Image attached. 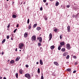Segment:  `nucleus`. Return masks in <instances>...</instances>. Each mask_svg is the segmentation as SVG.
I'll return each instance as SVG.
<instances>
[{"mask_svg": "<svg viewBox=\"0 0 79 79\" xmlns=\"http://www.w3.org/2000/svg\"><path fill=\"white\" fill-rule=\"evenodd\" d=\"M59 47H61V45H60Z\"/></svg>", "mask_w": 79, "mask_h": 79, "instance_id": "nucleus-56", "label": "nucleus"}, {"mask_svg": "<svg viewBox=\"0 0 79 79\" xmlns=\"http://www.w3.org/2000/svg\"><path fill=\"white\" fill-rule=\"evenodd\" d=\"M65 48H62L61 49V51L62 52H65Z\"/></svg>", "mask_w": 79, "mask_h": 79, "instance_id": "nucleus-11", "label": "nucleus"}, {"mask_svg": "<svg viewBox=\"0 0 79 79\" xmlns=\"http://www.w3.org/2000/svg\"><path fill=\"white\" fill-rule=\"evenodd\" d=\"M76 73V70H74V71H73V73L74 74V73Z\"/></svg>", "mask_w": 79, "mask_h": 79, "instance_id": "nucleus-43", "label": "nucleus"}, {"mask_svg": "<svg viewBox=\"0 0 79 79\" xmlns=\"http://www.w3.org/2000/svg\"><path fill=\"white\" fill-rule=\"evenodd\" d=\"M11 40H13V38L12 37H11Z\"/></svg>", "mask_w": 79, "mask_h": 79, "instance_id": "nucleus-48", "label": "nucleus"}, {"mask_svg": "<svg viewBox=\"0 0 79 79\" xmlns=\"http://www.w3.org/2000/svg\"><path fill=\"white\" fill-rule=\"evenodd\" d=\"M37 26V24L36 23L33 26V28H35V27Z\"/></svg>", "mask_w": 79, "mask_h": 79, "instance_id": "nucleus-15", "label": "nucleus"}, {"mask_svg": "<svg viewBox=\"0 0 79 79\" xmlns=\"http://www.w3.org/2000/svg\"><path fill=\"white\" fill-rule=\"evenodd\" d=\"M59 5V2H57L56 3V6H58Z\"/></svg>", "mask_w": 79, "mask_h": 79, "instance_id": "nucleus-18", "label": "nucleus"}, {"mask_svg": "<svg viewBox=\"0 0 79 79\" xmlns=\"http://www.w3.org/2000/svg\"><path fill=\"white\" fill-rule=\"evenodd\" d=\"M9 38L10 36H9V35H7L6 37V38L7 39H8Z\"/></svg>", "mask_w": 79, "mask_h": 79, "instance_id": "nucleus-36", "label": "nucleus"}, {"mask_svg": "<svg viewBox=\"0 0 79 79\" xmlns=\"http://www.w3.org/2000/svg\"><path fill=\"white\" fill-rule=\"evenodd\" d=\"M40 39V37H37V40H39Z\"/></svg>", "mask_w": 79, "mask_h": 79, "instance_id": "nucleus-47", "label": "nucleus"}, {"mask_svg": "<svg viewBox=\"0 0 79 79\" xmlns=\"http://www.w3.org/2000/svg\"><path fill=\"white\" fill-rule=\"evenodd\" d=\"M50 1H53L54 0H49Z\"/></svg>", "mask_w": 79, "mask_h": 79, "instance_id": "nucleus-58", "label": "nucleus"}, {"mask_svg": "<svg viewBox=\"0 0 79 79\" xmlns=\"http://www.w3.org/2000/svg\"><path fill=\"white\" fill-rule=\"evenodd\" d=\"M10 27V25L9 24L8 25V26L7 27V28H9V27Z\"/></svg>", "mask_w": 79, "mask_h": 79, "instance_id": "nucleus-41", "label": "nucleus"}, {"mask_svg": "<svg viewBox=\"0 0 79 79\" xmlns=\"http://www.w3.org/2000/svg\"><path fill=\"white\" fill-rule=\"evenodd\" d=\"M48 5V2H47V3H46V6Z\"/></svg>", "mask_w": 79, "mask_h": 79, "instance_id": "nucleus-46", "label": "nucleus"}, {"mask_svg": "<svg viewBox=\"0 0 79 79\" xmlns=\"http://www.w3.org/2000/svg\"><path fill=\"white\" fill-rule=\"evenodd\" d=\"M49 38H52V34L50 33L49 35Z\"/></svg>", "mask_w": 79, "mask_h": 79, "instance_id": "nucleus-17", "label": "nucleus"}, {"mask_svg": "<svg viewBox=\"0 0 79 79\" xmlns=\"http://www.w3.org/2000/svg\"><path fill=\"white\" fill-rule=\"evenodd\" d=\"M38 46H39V47L41 46V43H38Z\"/></svg>", "mask_w": 79, "mask_h": 79, "instance_id": "nucleus-27", "label": "nucleus"}, {"mask_svg": "<svg viewBox=\"0 0 79 79\" xmlns=\"http://www.w3.org/2000/svg\"><path fill=\"white\" fill-rule=\"evenodd\" d=\"M38 73H40V68H38Z\"/></svg>", "mask_w": 79, "mask_h": 79, "instance_id": "nucleus-29", "label": "nucleus"}, {"mask_svg": "<svg viewBox=\"0 0 79 79\" xmlns=\"http://www.w3.org/2000/svg\"><path fill=\"white\" fill-rule=\"evenodd\" d=\"M36 29L37 31H39L41 29V28L40 27H38Z\"/></svg>", "mask_w": 79, "mask_h": 79, "instance_id": "nucleus-19", "label": "nucleus"}, {"mask_svg": "<svg viewBox=\"0 0 79 79\" xmlns=\"http://www.w3.org/2000/svg\"><path fill=\"white\" fill-rule=\"evenodd\" d=\"M23 3L22 2H21L20 4V5H21V4H22Z\"/></svg>", "mask_w": 79, "mask_h": 79, "instance_id": "nucleus-61", "label": "nucleus"}, {"mask_svg": "<svg viewBox=\"0 0 79 79\" xmlns=\"http://www.w3.org/2000/svg\"><path fill=\"white\" fill-rule=\"evenodd\" d=\"M25 77H27L28 79H31L30 74H29V73H27L26 74H25Z\"/></svg>", "mask_w": 79, "mask_h": 79, "instance_id": "nucleus-1", "label": "nucleus"}, {"mask_svg": "<svg viewBox=\"0 0 79 79\" xmlns=\"http://www.w3.org/2000/svg\"><path fill=\"white\" fill-rule=\"evenodd\" d=\"M42 37H40V38L39 40L40 42V43H42Z\"/></svg>", "mask_w": 79, "mask_h": 79, "instance_id": "nucleus-8", "label": "nucleus"}, {"mask_svg": "<svg viewBox=\"0 0 79 79\" xmlns=\"http://www.w3.org/2000/svg\"><path fill=\"white\" fill-rule=\"evenodd\" d=\"M37 64H39V62H36Z\"/></svg>", "mask_w": 79, "mask_h": 79, "instance_id": "nucleus-51", "label": "nucleus"}, {"mask_svg": "<svg viewBox=\"0 0 79 79\" xmlns=\"http://www.w3.org/2000/svg\"><path fill=\"white\" fill-rule=\"evenodd\" d=\"M27 35H28V34L27 32H26L24 35L25 37H27Z\"/></svg>", "mask_w": 79, "mask_h": 79, "instance_id": "nucleus-9", "label": "nucleus"}, {"mask_svg": "<svg viewBox=\"0 0 79 79\" xmlns=\"http://www.w3.org/2000/svg\"><path fill=\"white\" fill-rule=\"evenodd\" d=\"M52 38H49V40H51V39H52Z\"/></svg>", "mask_w": 79, "mask_h": 79, "instance_id": "nucleus-49", "label": "nucleus"}, {"mask_svg": "<svg viewBox=\"0 0 79 79\" xmlns=\"http://www.w3.org/2000/svg\"><path fill=\"white\" fill-rule=\"evenodd\" d=\"M67 71H69V72H70V71H71V69H67Z\"/></svg>", "mask_w": 79, "mask_h": 79, "instance_id": "nucleus-22", "label": "nucleus"}, {"mask_svg": "<svg viewBox=\"0 0 79 79\" xmlns=\"http://www.w3.org/2000/svg\"><path fill=\"white\" fill-rule=\"evenodd\" d=\"M58 50H61V47L60 46H59L58 47Z\"/></svg>", "mask_w": 79, "mask_h": 79, "instance_id": "nucleus-31", "label": "nucleus"}, {"mask_svg": "<svg viewBox=\"0 0 79 79\" xmlns=\"http://www.w3.org/2000/svg\"><path fill=\"white\" fill-rule=\"evenodd\" d=\"M16 78H18V73H16Z\"/></svg>", "mask_w": 79, "mask_h": 79, "instance_id": "nucleus-24", "label": "nucleus"}, {"mask_svg": "<svg viewBox=\"0 0 79 79\" xmlns=\"http://www.w3.org/2000/svg\"><path fill=\"white\" fill-rule=\"evenodd\" d=\"M19 72L20 74H23V71H22V70H19Z\"/></svg>", "mask_w": 79, "mask_h": 79, "instance_id": "nucleus-20", "label": "nucleus"}, {"mask_svg": "<svg viewBox=\"0 0 79 79\" xmlns=\"http://www.w3.org/2000/svg\"><path fill=\"white\" fill-rule=\"evenodd\" d=\"M78 63L77 62H76L75 63V65H77V64Z\"/></svg>", "mask_w": 79, "mask_h": 79, "instance_id": "nucleus-34", "label": "nucleus"}, {"mask_svg": "<svg viewBox=\"0 0 79 79\" xmlns=\"http://www.w3.org/2000/svg\"><path fill=\"white\" fill-rule=\"evenodd\" d=\"M9 61H10V60H7V62H9Z\"/></svg>", "mask_w": 79, "mask_h": 79, "instance_id": "nucleus-55", "label": "nucleus"}, {"mask_svg": "<svg viewBox=\"0 0 79 79\" xmlns=\"http://www.w3.org/2000/svg\"><path fill=\"white\" fill-rule=\"evenodd\" d=\"M29 29H31V24H30L29 26L28 27Z\"/></svg>", "mask_w": 79, "mask_h": 79, "instance_id": "nucleus-25", "label": "nucleus"}, {"mask_svg": "<svg viewBox=\"0 0 79 79\" xmlns=\"http://www.w3.org/2000/svg\"><path fill=\"white\" fill-rule=\"evenodd\" d=\"M4 79H6V77H4Z\"/></svg>", "mask_w": 79, "mask_h": 79, "instance_id": "nucleus-54", "label": "nucleus"}, {"mask_svg": "<svg viewBox=\"0 0 79 79\" xmlns=\"http://www.w3.org/2000/svg\"><path fill=\"white\" fill-rule=\"evenodd\" d=\"M6 1H7V2H8V1H9V0H6Z\"/></svg>", "mask_w": 79, "mask_h": 79, "instance_id": "nucleus-60", "label": "nucleus"}, {"mask_svg": "<svg viewBox=\"0 0 79 79\" xmlns=\"http://www.w3.org/2000/svg\"><path fill=\"white\" fill-rule=\"evenodd\" d=\"M29 67V65H28V64H26V68H28Z\"/></svg>", "mask_w": 79, "mask_h": 79, "instance_id": "nucleus-39", "label": "nucleus"}, {"mask_svg": "<svg viewBox=\"0 0 79 79\" xmlns=\"http://www.w3.org/2000/svg\"><path fill=\"white\" fill-rule=\"evenodd\" d=\"M24 46V44L23 43H20L19 45V47L20 49H21L22 48V47Z\"/></svg>", "mask_w": 79, "mask_h": 79, "instance_id": "nucleus-3", "label": "nucleus"}, {"mask_svg": "<svg viewBox=\"0 0 79 79\" xmlns=\"http://www.w3.org/2000/svg\"><path fill=\"white\" fill-rule=\"evenodd\" d=\"M73 58H74L75 59H76V58H77V57L75 56H73Z\"/></svg>", "mask_w": 79, "mask_h": 79, "instance_id": "nucleus-30", "label": "nucleus"}, {"mask_svg": "<svg viewBox=\"0 0 79 79\" xmlns=\"http://www.w3.org/2000/svg\"><path fill=\"white\" fill-rule=\"evenodd\" d=\"M36 40V36H33L31 37V40L32 41H34V40L35 41Z\"/></svg>", "mask_w": 79, "mask_h": 79, "instance_id": "nucleus-4", "label": "nucleus"}, {"mask_svg": "<svg viewBox=\"0 0 79 79\" xmlns=\"http://www.w3.org/2000/svg\"><path fill=\"white\" fill-rule=\"evenodd\" d=\"M40 11H42V10H43V8H42V7H40Z\"/></svg>", "mask_w": 79, "mask_h": 79, "instance_id": "nucleus-38", "label": "nucleus"}, {"mask_svg": "<svg viewBox=\"0 0 79 79\" xmlns=\"http://www.w3.org/2000/svg\"><path fill=\"white\" fill-rule=\"evenodd\" d=\"M40 64L42 65L43 64V62L42 61V60H40Z\"/></svg>", "mask_w": 79, "mask_h": 79, "instance_id": "nucleus-10", "label": "nucleus"}, {"mask_svg": "<svg viewBox=\"0 0 79 79\" xmlns=\"http://www.w3.org/2000/svg\"><path fill=\"white\" fill-rule=\"evenodd\" d=\"M10 63L11 64H13V63H15V61H14V60H11L10 61Z\"/></svg>", "mask_w": 79, "mask_h": 79, "instance_id": "nucleus-21", "label": "nucleus"}, {"mask_svg": "<svg viewBox=\"0 0 79 79\" xmlns=\"http://www.w3.org/2000/svg\"><path fill=\"white\" fill-rule=\"evenodd\" d=\"M27 24H29V19H28L27 21Z\"/></svg>", "mask_w": 79, "mask_h": 79, "instance_id": "nucleus-33", "label": "nucleus"}, {"mask_svg": "<svg viewBox=\"0 0 79 79\" xmlns=\"http://www.w3.org/2000/svg\"><path fill=\"white\" fill-rule=\"evenodd\" d=\"M42 76H43V73H42Z\"/></svg>", "mask_w": 79, "mask_h": 79, "instance_id": "nucleus-59", "label": "nucleus"}, {"mask_svg": "<svg viewBox=\"0 0 79 79\" xmlns=\"http://www.w3.org/2000/svg\"><path fill=\"white\" fill-rule=\"evenodd\" d=\"M54 64L55 65H56V66H59V64L57 63V62H54Z\"/></svg>", "mask_w": 79, "mask_h": 79, "instance_id": "nucleus-5", "label": "nucleus"}, {"mask_svg": "<svg viewBox=\"0 0 79 79\" xmlns=\"http://www.w3.org/2000/svg\"><path fill=\"white\" fill-rule=\"evenodd\" d=\"M20 58V57L19 56H18L17 57V58L15 59V60L17 61L19 60V59Z\"/></svg>", "mask_w": 79, "mask_h": 79, "instance_id": "nucleus-14", "label": "nucleus"}, {"mask_svg": "<svg viewBox=\"0 0 79 79\" xmlns=\"http://www.w3.org/2000/svg\"><path fill=\"white\" fill-rule=\"evenodd\" d=\"M2 79V77H0V79Z\"/></svg>", "mask_w": 79, "mask_h": 79, "instance_id": "nucleus-52", "label": "nucleus"}, {"mask_svg": "<svg viewBox=\"0 0 79 79\" xmlns=\"http://www.w3.org/2000/svg\"><path fill=\"white\" fill-rule=\"evenodd\" d=\"M68 31V32H70L71 30H70V26H69L67 27Z\"/></svg>", "mask_w": 79, "mask_h": 79, "instance_id": "nucleus-7", "label": "nucleus"}, {"mask_svg": "<svg viewBox=\"0 0 79 79\" xmlns=\"http://www.w3.org/2000/svg\"><path fill=\"white\" fill-rule=\"evenodd\" d=\"M16 27H19V24H17V26H16Z\"/></svg>", "mask_w": 79, "mask_h": 79, "instance_id": "nucleus-45", "label": "nucleus"}, {"mask_svg": "<svg viewBox=\"0 0 79 79\" xmlns=\"http://www.w3.org/2000/svg\"><path fill=\"white\" fill-rule=\"evenodd\" d=\"M40 35H41V34H40Z\"/></svg>", "mask_w": 79, "mask_h": 79, "instance_id": "nucleus-63", "label": "nucleus"}, {"mask_svg": "<svg viewBox=\"0 0 79 79\" xmlns=\"http://www.w3.org/2000/svg\"><path fill=\"white\" fill-rule=\"evenodd\" d=\"M26 4V2H23V4Z\"/></svg>", "mask_w": 79, "mask_h": 79, "instance_id": "nucleus-53", "label": "nucleus"}, {"mask_svg": "<svg viewBox=\"0 0 79 79\" xmlns=\"http://www.w3.org/2000/svg\"><path fill=\"white\" fill-rule=\"evenodd\" d=\"M17 31V29H15L14 31V33H15L16 32V31Z\"/></svg>", "mask_w": 79, "mask_h": 79, "instance_id": "nucleus-35", "label": "nucleus"}, {"mask_svg": "<svg viewBox=\"0 0 79 79\" xmlns=\"http://www.w3.org/2000/svg\"><path fill=\"white\" fill-rule=\"evenodd\" d=\"M19 51H20V52L21 51V50H19Z\"/></svg>", "mask_w": 79, "mask_h": 79, "instance_id": "nucleus-62", "label": "nucleus"}, {"mask_svg": "<svg viewBox=\"0 0 79 79\" xmlns=\"http://www.w3.org/2000/svg\"><path fill=\"white\" fill-rule=\"evenodd\" d=\"M66 7L67 8H69V7H70V5H67L66 6Z\"/></svg>", "mask_w": 79, "mask_h": 79, "instance_id": "nucleus-32", "label": "nucleus"}, {"mask_svg": "<svg viewBox=\"0 0 79 79\" xmlns=\"http://www.w3.org/2000/svg\"><path fill=\"white\" fill-rule=\"evenodd\" d=\"M54 48H55V46L52 45L51 46V49L52 50H53V49H54Z\"/></svg>", "mask_w": 79, "mask_h": 79, "instance_id": "nucleus-13", "label": "nucleus"}, {"mask_svg": "<svg viewBox=\"0 0 79 79\" xmlns=\"http://www.w3.org/2000/svg\"><path fill=\"white\" fill-rule=\"evenodd\" d=\"M3 52H2V55H3Z\"/></svg>", "mask_w": 79, "mask_h": 79, "instance_id": "nucleus-57", "label": "nucleus"}, {"mask_svg": "<svg viewBox=\"0 0 79 79\" xmlns=\"http://www.w3.org/2000/svg\"><path fill=\"white\" fill-rule=\"evenodd\" d=\"M15 51H16V52H17V51H18V50L17 49V48H16V49H15Z\"/></svg>", "mask_w": 79, "mask_h": 79, "instance_id": "nucleus-50", "label": "nucleus"}, {"mask_svg": "<svg viewBox=\"0 0 79 79\" xmlns=\"http://www.w3.org/2000/svg\"><path fill=\"white\" fill-rule=\"evenodd\" d=\"M69 55H68L66 57V59H69Z\"/></svg>", "mask_w": 79, "mask_h": 79, "instance_id": "nucleus-23", "label": "nucleus"}, {"mask_svg": "<svg viewBox=\"0 0 79 79\" xmlns=\"http://www.w3.org/2000/svg\"><path fill=\"white\" fill-rule=\"evenodd\" d=\"M68 55V52H64L63 54V56H66V55Z\"/></svg>", "mask_w": 79, "mask_h": 79, "instance_id": "nucleus-6", "label": "nucleus"}, {"mask_svg": "<svg viewBox=\"0 0 79 79\" xmlns=\"http://www.w3.org/2000/svg\"><path fill=\"white\" fill-rule=\"evenodd\" d=\"M13 17L14 18H16V15H12Z\"/></svg>", "mask_w": 79, "mask_h": 79, "instance_id": "nucleus-26", "label": "nucleus"}, {"mask_svg": "<svg viewBox=\"0 0 79 79\" xmlns=\"http://www.w3.org/2000/svg\"><path fill=\"white\" fill-rule=\"evenodd\" d=\"M47 0H43V2L44 3H45V2H46Z\"/></svg>", "mask_w": 79, "mask_h": 79, "instance_id": "nucleus-44", "label": "nucleus"}, {"mask_svg": "<svg viewBox=\"0 0 79 79\" xmlns=\"http://www.w3.org/2000/svg\"><path fill=\"white\" fill-rule=\"evenodd\" d=\"M60 39H62V35H60Z\"/></svg>", "mask_w": 79, "mask_h": 79, "instance_id": "nucleus-40", "label": "nucleus"}, {"mask_svg": "<svg viewBox=\"0 0 79 79\" xmlns=\"http://www.w3.org/2000/svg\"><path fill=\"white\" fill-rule=\"evenodd\" d=\"M41 79H44V76H43V75L41 76Z\"/></svg>", "mask_w": 79, "mask_h": 79, "instance_id": "nucleus-37", "label": "nucleus"}, {"mask_svg": "<svg viewBox=\"0 0 79 79\" xmlns=\"http://www.w3.org/2000/svg\"><path fill=\"white\" fill-rule=\"evenodd\" d=\"M60 45H64V42H62L60 43Z\"/></svg>", "mask_w": 79, "mask_h": 79, "instance_id": "nucleus-12", "label": "nucleus"}, {"mask_svg": "<svg viewBox=\"0 0 79 79\" xmlns=\"http://www.w3.org/2000/svg\"><path fill=\"white\" fill-rule=\"evenodd\" d=\"M66 48L68 50H70L71 47H70V44H66Z\"/></svg>", "mask_w": 79, "mask_h": 79, "instance_id": "nucleus-2", "label": "nucleus"}, {"mask_svg": "<svg viewBox=\"0 0 79 79\" xmlns=\"http://www.w3.org/2000/svg\"><path fill=\"white\" fill-rule=\"evenodd\" d=\"M45 20H47V17L46 16L45 18Z\"/></svg>", "mask_w": 79, "mask_h": 79, "instance_id": "nucleus-42", "label": "nucleus"}, {"mask_svg": "<svg viewBox=\"0 0 79 79\" xmlns=\"http://www.w3.org/2000/svg\"><path fill=\"white\" fill-rule=\"evenodd\" d=\"M57 31H58V29L57 28H56L54 30V32H57Z\"/></svg>", "mask_w": 79, "mask_h": 79, "instance_id": "nucleus-28", "label": "nucleus"}, {"mask_svg": "<svg viewBox=\"0 0 79 79\" xmlns=\"http://www.w3.org/2000/svg\"><path fill=\"white\" fill-rule=\"evenodd\" d=\"M6 41V40L5 39H4L2 41V44H3V43H5V42Z\"/></svg>", "mask_w": 79, "mask_h": 79, "instance_id": "nucleus-16", "label": "nucleus"}]
</instances>
